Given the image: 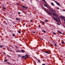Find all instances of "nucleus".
<instances>
[{"instance_id":"f257e3e1","label":"nucleus","mask_w":65,"mask_h":65,"mask_svg":"<svg viewBox=\"0 0 65 65\" xmlns=\"http://www.w3.org/2000/svg\"><path fill=\"white\" fill-rule=\"evenodd\" d=\"M52 19H53L54 20H55V21H56V22H57L58 21V19H57L55 18V17L52 16Z\"/></svg>"},{"instance_id":"f03ea898","label":"nucleus","mask_w":65,"mask_h":65,"mask_svg":"<svg viewBox=\"0 0 65 65\" xmlns=\"http://www.w3.org/2000/svg\"><path fill=\"white\" fill-rule=\"evenodd\" d=\"M61 18H62V20H63L64 21H65V17H64L62 16H61Z\"/></svg>"},{"instance_id":"7ed1b4c3","label":"nucleus","mask_w":65,"mask_h":65,"mask_svg":"<svg viewBox=\"0 0 65 65\" xmlns=\"http://www.w3.org/2000/svg\"><path fill=\"white\" fill-rule=\"evenodd\" d=\"M53 14L54 15V17H58V16L55 13H53Z\"/></svg>"},{"instance_id":"20e7f679","label":"nucleus","mask_w":65,"mask_h":65,"mask_svg":"<svg viewBox=\"0 0 65 65\" xmlns=\"http://www.w3.org/2000/svg\"><path fill=\"white\" fill-rule=\"evenodd\" d=\"M44 52L45 53H46V54H50V52L49 51H44Z\"/></svg>"},{"instance_id":"39448f33","label":"nucleus","mask_w":65,"mask_h":65,"mask_svg":"<svg viewBox=\"0 0 65 65\" xmlns=\"http://www.w3.org/2000/svg\"><path fill=\"white\" fill-rule=\"evenodd\" d=\"M59 33H60V34H63V33H62L61 31H60L59 30L57 31Z\"/></svg>"},{"instance_id":"423d86ee","label":"nucleus","mask_w":65,"mask_h":65,"mask_svg":"<svg viewBox=\"0 0 65 65\" xmlns=\"http://www.w3.org/2000/svg\"><path fill=\"white\" fill-rule=\"evenodd\" d=\"M25 56H26L25 57H26V58H29V57L28 56H29V55L26 54L25 55Z\"/></svg>"},{"instance_id":"0eeeda50","label":"nucleus","mask_w":65,"mask_h":65,"mask_svg":"<svg viewBox=\"0 0 65 65\" xmlns=\"http://www.w3.org/2000/svg\"><path fill=\"white\" fill-rule=\"evenodd\" d=\"M48 14H50V15H52V13H51L50 12H48Z\"/></svg>"},{"instance_id":"6e6552de","label":"nucleus","mask_w":65,"mask_h":65,"mask_svg":"<svg viewBox=\"0 0 65 65\" xmlns=\"http://www.w3.org/2000/svg\"><path fill=\"white\" fill-rule=\"evenodd\" d=\"M50 10L51 11H54V10H53V9H52V8H50Z\"/></svg>"},{"instance_id":"1a4fd4ad","label":"nucleus","mask_w":65,"mask_h":65,"mask_svg":"<svg viewBox=\"0 0 65 65\" xmlns=\"http://www.w3.org/2000/svg\"><path fill=\"white\" fill-rule=\"evenodd\" d=\"M21 52H22V53H25V51L23 50H21Z\"/></svg>"},{"instance_id":"9d476101","label":"nucleus","mask_w":65,"mask_h":65,"mask_svg":"<svg viewBox=\"0 0 65 65\" xmlns=\"http://www.w3.org/2000/svg\"><path fill=\"white\" fill-rule=\"evenodd\" d=\"M17 53L20 52H21V51L20 50H17L16 51Z\"/></svg>"},{"instance_id":"9b49d317","label":"nucleus","mask_w":65,"mask_h":65,"mask_svg":"<svg viewBox=\"0 0 65 65\" xmlns=\"http://www.w3.org/2000/svg\"><path fill=\"white\" fill-rule=\"evenodd\" d=\"M21 57V59H23L25 57V56H22Z\"/></svg>"},{"instance_id":"f8f14e48","label":"nucleus","mask_w":65,"mask_h":65,"mask_svg":"<svg viewBox=\"0 0 65 65\" xmlns=\"http://www.w3.org/2000/svg\"><path fill=\"white\" fill-rule=\"evenodd\" d=\"M51 4L52 5V6H54V4L53 3H51Z\"/></svg>"},{"instance_id":"ddd939ff","label":"nucleus","mask_w":65,"mask_h":65,"mask_svg":"<svg viewBox=\"0 0 65 65\" xmlns=\"http://www.w3.org/2000/svg\"><path fill=\"white\" fill-rule=\"evenodd\" d=\"M57 5H58V6H60V4H59V3H57L56 4Z\"/></svg>"},{"instance_id":"4468645a","label":"nucleus","mask_w":65,"mask_h":65,"mask_svg":"<svg viewBox=\"0 0 65 65\" xmlns=\"http://www.w3.org/2000/svg\"><path fill=\"white\" fill-rule=\"evenodd\" d=\"M16 19L17 20H18V21H20V19H19V18H16Z\"/></svg>"},{"instance_id":"2eb2a0df","label":"nucleus","mask_w":65,"mask_h":65,"mask_svg":"<svg viewBox=\"0 0 65 65\" xmlns=\"http://www.w3.org/2000/svg\"><path fill=\"white\" fill-rule=\"evenodd\" d=\"M44 6H45V7H47V6L46 5H44Z\"/></svg>"},{"instance_id":"dca6fc26","label":"nucleus","mask_w":65,"mask_h":65,"mask_svg":"<svg viewBox=\"0 0 65 65\" xmlns=\"http://www.w3.org/2000/svg\"><path fill=\"white\" fill-rule=\"evenodd\" d=\"M18 32L19 33V34H20L21 33V32L20 31H18Z\"/></svg>"},{"instance_id":"f3484780","label":"nucleus","mask_w":65,"mask_h":65,"mask_svg":"<svg viewBox=\"0 0 65 65\" xmlns=\"http://www.w3.org/2000/svg\"><path fill=\"white\" fill-rule=\"evenodd\" d=\"M7 60L5 59L4 61V62H7Z\"/></svg>"},{"instance_id":"a211bd4d","label":"nucleus","mask_w":65,"mask_h":65,"mask_svg":"<svg viewBox=\"0 0 65 65\" xmlns=\"http://www.w3.org/2000/svg\"><path fill=\"white\" fill-rule=\"evenodd\" d=\"M38 62L39 63H40V60H39V59L38 60Z\"/></svg>"},{"instance_id":"6ab92c4d","label":"nucleus","mask_w":65,"mask_h":65,"mask_svg":"<svg viewBox=\"0 0 65 65\" xmlns=\"http://www.w3.org/2000/svg\"><path fill=\"white\" fill-rule=\"evenodd\" d=\"M45 21L46 22H48V20L47 19Z\"/></svg>"},{"instance_id":"aec40b11","label":"nucleus","mask_w":65,"mask_h":65,"mask_svg":"<svg viewBox=\"0 0 65 65\" xmlns=\"http://www.w3.org/2000/svg\"><path fill=\"white\" fill-rule=\"evenodd\" d=\"M56 18L57 19H58L59 20V21H60V19L59 18Z\"/></svg>"},{"instance_id":"412c9836","label":"nucleus","mask_w":65,"mask_h":65,"mask_svg":"<svg viewBox=\"0 0 65 65\" xmlns=\"http://www.w3.org/2000/svg\"><path fill=\"white\" fill-rule=\"evenodd\" d=\"M53 34H54L55 35H56V33L55 32H53Z\"/></svg>"},{"instance_id":"4be33fe9","label":"nucleus","mask_w":65,"mask_h":65,"mask_svg":"<svg viewBox=\"0 0 65 65\" xmlns=\"http://www.w3.org/2000/svg\"><path fill=\"white\" fill-rule=\"evenodd\" d=\"M3 47V46L2 45H1L0 46V47H1V48H2Z\"/></svg>"},{"instance_id":"5701e85b","label":"nucleus","mask_w":65,"mask_h":65,"mask_svg":"<svg viewBox=\"0 0 65 65\" xmlns=\"http://www.w3.org/2000/svg\"><path fill=\"white\" fill-rule=\"evenodd\" d=\"M23 8H25V7H25V6H22Z\"/></svg>"},{"instance_id":"b1692460","label":"nucleus","mask_w":65,"mask_h":65,"mask_svg":"<svg viewBox=\"0 0 65 65\" xmlns=\"http://www.w3.org/2000/svg\"><path fill=\"white\" fill-rule=\"evenodd\" d=\"M50 45H51V46H52L53 45V44L51 43L50 44Z\"/></svg>"},{"instance_id":"393cba45","label":"nucleus","mask_w":65,"mask_h":65,"mask_svg":"<svg viewBox=\"0 0 65 65\" xmlns=\"http://www.w3.org/2000/svg\"><path fill=\"white\" fill-rule=\"evenodd\" d=\"M18 57H21V56H20V55H18Z\"/></svg>"},{"instance_id":"a878e982","label":"nucleus","mask_w":65,"mask_h":65,"mask_svg":"<svg viewBox=\"0 0 65 65\" xmlns=\"http://www.w3.org/2000/svg\"><path fill=\"white\" fill-rule=\"evenodd\" d=\"M3 8L4 9H6V8H4V7H3Z\"/></svg>"},{"instance_id":"bb28decb","label":"nucleus","mask_w":65,"mask_h":65,"mask_svg":"<svg viewBox=\"0 0 65 65\" xmlns=\"http://www.w3.org/2000/svg\"><path fill=\"white\" fill-rule=\"evenodd\" d=\"M43 31L44 33H46V32L45 31V30H43Z\"/></svg>"},{"instance_id":"cd10ccee","label":"nucleus","mask_w":65,"mask_h":65,"mask_svg":"<svg viewBox=\"0 0 65 65\" xmlns=\"http://www.w3.org/2000/svg\"><path fill=\"white\" fill-rule=\"evenodd\" d=\"M27 58L26 57H24V59H25V60H26V59H27Z\"/></svg>"},{"instance_id":"c85d7f7f","label":"nucleus","mask_w":65,"mask_h":65,"mask_svg":"<svg viewBox=\"0 0 65 65\" xmlns=\"http://www.w3.org/2000/svg\"><path fill=\"white\" fill-rule=\"evenodd\" d=\"M42 24H44V22H42Z\"/></svg>"},{"instance_id":"c756f323","label":"nucleus","mask_w":65,"mask_h":65,"mask_svg":"<svg viewBox=\"0 0 65 65\" xmlns=\"http://www.w3.org/2000/svg\"><path fill=\"white\" fill-rule=\"evenodd\" d=\"M42 1H44V2H45V0H41Z\"/></svg>"},{"instance_id":"7c9ffc66","label":"nucleus","mask_w":65,"mask_h":65,"mask_svg":"<svg viewBox=\"0 0 65 65\" xmlns=\"http://www.w3.org/2000/svg\"><path fill=\"white\" fill-rule=\"evenodd\" d=\"M64 42H62V44H64Z\"/></svg>"},{"instance_id":"2f4dec72","label":"nucleus","mask_w":65,"mask_h":65,"mask_svg":"<svg viewBox=\"0 0 65 65\" xmlns=\"http://www.w3.org/2000/svg\"><path fill=\"white\" fill-rule=\"evenodd\" d=\"M39 28H40V27H41V26H40V25H39Z\"/></svg>"},{"instance_id":"473e14b6","label":"nucleus","mask_w":65,"mask_h":65,"mask_svg":"<svg viewBox=\"0 0 65 65\" xmlns=\"http://www.w3.org/2000/svg\"><path fill=\"white\" fill-rule=\"evenodd\" d=\"M54 45L56 46H57V44H54Z\"/></svg>"},{"instance_id":"72a5a7b5","label":"nucleus","mask_w":65,"mask_h":65,"mask_svg":"<svg viewBox=\"0 0 65 65\" xmlns=\"http://www.w3.org/2000/svg\"><path fill=\"white\" fill-rule=\"evenodd\" d=\"M57 25H60V24L58 23H57Z\"/></svg>"},{"instance_id":"f704fd0d","label":"nucleus","mask_w":65,"mask_h":65,"mask_svg":"<svg viewBox=\"0 0 65 65\" xmlns=\"http://www.w3.org/2000/svg\"><path fill=\"white\" fill-rule=\"evenodd\" d=\"M7 57H9V56L8 55H7Z\"/></svg>"},{"instance_id":"c9c22d12","label":"nucleus","mask_w":65,"mask_h":65,"mask_svg":"<svg viewBox=\"0 0 65 65\" xmlns=\"http://www.w3.org/2000/svg\"><path fill=\"white\" fill-rule=\"evenodd\" d=\"M13 36H15V35L14 34H13Z\"/></svg>"},{"instance_id":"e433bc0d","label":"nucleus","mask_w":65,"mask_h":65,"mask_svg":"<svg viewBox=\"0 0 65 65\" xmlns=\"http://www.w3.org/2000/svg\"><path fill=\"white\" fill-rule=\"evenodd\" d=\"M55 3H56V4L58 3V2H57V1H55Z\"/></svg>"},{"instance_id":"4c0bfd02","label":"nucleus","mask_w":65,"mask_h":65,"mask_svg":"<svg viewBox=\"0 0 65 65\" xmlns=\"http://www.w3.org/2000/svg\"><path fill=\"white\" fill-rule=\"evenodd\" d=\"M16 4H17V5H20V4H18L17 3Z\"/></svg>"},{"instance_id":"58836bf2","label":"nucleus","mask_w":65,"mask_h":65,"mask_svg":"<svg viewBox=\"0 0 65 65\" xmlns=\"http://www.w3.org/2000/svg\"><path fill=\"white\" fill-rule=\"evenodd\" d=\"M18 14H20V12H19Z\"/></svg>"},{"instance_id":"ea45409f","label":"nucleus","mask_w":65,"mask_h":65,"mask_svg":"<svg viewBox=\"0 0 65 65\" xmlns=\"http://www.w3.org/2000/svg\"><path fill=\"white\" fill-rule=\"evenodd\" d=\"M32 32L33 33H35V32L34 31H33Z\"/></svg>"},{"instance_id":"a19ab883","label":"nucleus","mask_w":65,"mask_h":65,"mask_svg":"<svg viewBox=\"0 0 65 65\" xmlns=\"http://www.w3.org/2000/svg\"><path fill=\"white\" fill-rule=\"evenodd\" d=\"M41 39L42 40H43V38H41Z\"/></svg>"},{"instance_id":"79ce46f5","label":"nucleus","mask_w":65,"mask_h":65,"mask_svg":"<svg viewBox=\"0 0 65 65\" xmlns=\"http://www.w3.org/2000/svg\"><path fill=\"white\" fill-rule=\"evenodd\" d=\"M57 9H58V10L59 9V8L58 7L57 8Z\"/></svg>"},{"instance_id":"37998d69","label":"nucleus","mask_w":65,"mask_h":65,"mask_svg":"<svg viewBox=\"0 0 65 65\" xmlns=\"http://www.w3.org/2000/svg\"><path fill=\"white\" fill-rule=\"evenodd\" d=\"M46 12H47L48 13V10H46Z\"/></svg>"},{"instance_id":"c03bdc74","label":"nucleus","mask_w":65,"mask_h":65,"mask_svg":"<svg viewBox=\"0 0 65 65\" xmlns=\"http://www.w3.org/2000/svg\"><path fill=\"white\" fill-rule=\"evenodd\" d=\"M30 22H32V20H30Z\"/></svg>"},{"instance_id":"a18cd8bd","label":"nucleus","mask_w":65,"mask_h":65,"mask_svg":"<svg viewBox=\"0 0 65 65\" xmlns=\"http://www.w3.org/2000/svg\"><path fill=\"white\" fill-rule=\"evenodd\" d=\"M25 9H27V7H25Z\"/></svg>"},{"instance_id":"49530a36","label":"nucleus","mask_w":65,"mask_h":65,"mask_svg":"<svg viewBox=\"0 0 65 65\" xmlns=\"http://www.w3.org/2000/svg\"><path fill=\"white\" fill-rule=\"evenodd\" d=\"M15 24V22H13V24Z\"/></svg>"},{"instance_id":"de8ad7c7","label":"nucleus","mask_w":65,"mask_h":65,"mask_svg":"<svg viewBox=\"0 0 65 65\" xmlns=\"http://www.w3.org/2000/svg\"><path fill=\"white\" fill-rule=\"evenodd\" d=\"M63 10V11H65V10Z\"/></svg>"},{"instance_id":"09e8293b","label":"nucleus","mask_w":65,"mask_h":65,"mask_svg":"<svg viewBox=\"0 0 65 65\" xmlns=\"http://www.w3.org/2000/svg\"><path fill=\"white\" fill-rule=\"evenodd\" d=\"M3 6H4V5H3Z\"/></svg>"},{"instance_id":"8fccbe9b","label":"nucleus","mask_w":65,"mask_h":65,"mask_svg":"<svg viewBox=\"0 0 65 65\" xmlns=\"http://www.w3.org/2000/svg\"><path fill=\"white\" fill-rule=\"evenodd\" d=\"M65 21V22H64V24H65V21Z\"/></svg>"},{"instance_id":"3c124183","label":"nucleus","mask_w":65,"mask_h":65,"mask_svg":"<svg viewBox=\"0 0 65 65\" xmlns=\"http://www.w3.org/2000/svg\"><path fill=\"white\" fill-rule=\"evenodd\" d=\"M22 1H24V0H21Z\"/></svg>"},{"instance_id":"603ef678","label":"nucleus","mask_w":65,"mask_h":65,"mask_svg":"<svg viewBox=\"0 0 65 65\" xmlns=\"http://www.w3.org/2000/svg\"><path fill=\"white\" fill-rule=\"evenodd\" d=\"M63 34V35H65V34Z\"/></svg>"},{"instance_id":"864d4df0","label":"nucleus","mask_w":65,"mask_h":65,"mask_svg":"<svg viewBox=\"0 0 65 65\" xmlns=\"http://www.w3.org/2000/svg\"><path fill=\"white\" fill-rule=\"evenodd\" d=\"M23 25H25V24H23Z\"/></svg>"},{"instance_id":"5fc2aeb1","label":"nucleus","mask_w":65,"mask_h":65,"mask_svg":"<svg viewBox=\"0 0 65 65\" xmlns=\"http://www.w3.org/2000/svg\"><path fill=\"white\" fill-rule=\"evenodd\" d=\"M4 54H5V53H4Z\"/></svg>"}]
</instances>
